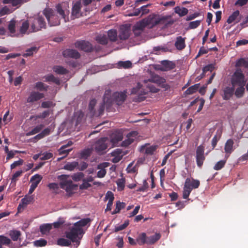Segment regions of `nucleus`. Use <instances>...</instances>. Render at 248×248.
Wrapping results in <instances>:
<instances>
[{"instance_id":"58","label":"nucleus","mask_w":248,"mask_h":248,"mask_svg":"<svg viewBox=\"0 0 248 248\" xmlns=\"http://www.w3.org/2000/svg\"><path fill=\"white\" fill-rule=\"evenodd\" d=\"M129 225V220H126L124 221V223L119 226L115 227L114 232H118L119 231H122L124 230L125 228L127 227V226Z\"/></svg>"},{"instance_id":"21","label":"nucleus","mask_w":248,"mask_h":248,"mask_svg":"<svg viewBox=\"0 0 248 248\" xmlns=\"http://www.w3.org/2000/svg\"><path fill=\"white\" fill-rule=\"evenodd\" d=\"M234 87H226L223 89V94L222 95L223 100H228L232 96L234 92Z\"/></svg>"},{"instance_id":"31","label":"nucleus","mask_w":248,"mask_h":248,"mask_svg":"<svg viewBox=\"0 0 248 248\" xmlns=\"http://www.w3.org/2000/svg\"><path fill=\"white\" fill-rule=\"evenodd\" d=\"M96 104V100L95 99H93L90 101L88 109L89 110V113L91 117L95 116L96 115V110L94 109Z\"/></svg>"},{"instance_id":"51","label":"nucleus","mask_w":248,"mask_h":248,"mask_svg":"<svg viewBox=\"0 0 248 248\" xmlns=\"http://www.w3.org/2000/svg\"><path fill=\"white\" fill-rule=\"evenodd\" d=\"M57 244L61 246H69L71 244V241L61 238L57 240Z\"/></svg>"},{"instance_id":"10","label":"nucleus","mask_w":248,"mask_h":248,"mask_svg":"<svg viewBox=\"0 0 248 248\" xmlns=\"http://www.w3.org/2000/svg\"><path fill=\"white\" fill-rule=\"evenodd\" d=\"M131 34L129 26L127 25H122L119 30L118 38L121 41H124L129 38Z\"/></svg>"},{"instance_id":"7","label":"nucleus","mask_w":248,"mask_h":248,"mask_svg":"<svg viewBox=\"0 0 248 248\" xmlns=\"http://www.w3.org/2000/svg\"><path fill=\"white\" fill-rule=\"evenodd\" d=\"M46 27V23L43 16H37L33 18L31 24V32H36L41 30V29H45Z\"/></svg>"},{"instance_id":"60","label":"nucleus","mask_w":248,"mask_h":248,"mask_svg":"<svg viewBox=\"0 0 248 248\" xmlns=\"http://www.w3.org/2000/svg\"><path fill=\"white\" fill-rule=\"evenodd\" d=\"M215 69V64L211 63L205 66L203 69V73H206L208 71L212 72Z\"/></svg>"},{"instance_id":"23","label":"nucleus","mask_w":248,"mask_h":248,"mask_svg":"<svg viewBox=\"0 0 248 248\" xmlns=\"http://www.w3.org/2000/svg\"><path fill=\"white\" fill-rule=\"evenodd\" d=\"M57 13L62 16L65 22L69 21L68 15L69 11L67 10H64L62 9L60 4H58L56 7Z\"/></svg>"},{"instance_id":"14","label":"nucleus","mask_w":248,"mask_h":248,"mask_svg":"<svg viewBox=\"0 0 248 248\" xmlns=\"http://www.w3.org/2000/svg\"><path fill=\"white\" fill-rule=\"evenodd\" d=\"M150 83H155L158 84L160 87L168 89L169 86L166 84V79L158 75H155L149 79Z\"/></svg>"},{"instance_id":"53","label":"nucleus","mask_w":248,"mask_h":248,"mask_svg":"<svg viewBox=\"0 0 248 248\" xmlns=\"http://www.w3.org/2000/svg\"><path fill=\"white\" fill-rule=\"evenodd\" d=\"M35 87L40 91H46L48 89V86L47 85H45L42 82L39 81L35 83Z\"/></svg>"},{"instance_id":"9","label":"nucleus","mask_w":248,"mask_h":248,"mask_svg":"<svg viewBox=\"0 0 248 248\" xmlns=\"http://www.w3.org/2000/svg\"><path fill=\"white\" fill-rule=\"evenodd\" d=\"M205 159L204 156V147L202 145L198 146L196 149V160L197 166L201 168Z\"/></svg>"},{"instance_id":"43","label":"nucleus","mask_w":248,"mask_h":248,"mask_svg":"<svg viewBox=\"0 0 248 248\" xmlns=\"http://www.w3.org/2000/svg\"><path fill=\"white\" fill-rule=\"evenodd\" d=\"M45 81L46 82H52L57 85L61 84V81L59 78L55 77L53 75H49L46 77Z\"/></svg>"},{"instance_id":"24","label":"nucleus","mask_w":248,"mask_h":248,"mask_svg":"<svg viewBox=\"0 0 248 248\" xmlns=\"http://www.w3.org/2000/svg\"><path fill=\"white\" fill-rule=\"evenodd\" d=\"M239 16L240 12L238 10L233 12L232 14L229 16L227 22L228 24H231L233 22H235V23L239 22L240 21V18H239Z\"/></svg>"},{"instance_id":"44","label":"nucleus","mask_w":248,"mask_h":248,"mask_svg":"<svg viewBox=\"0 0 248 248\" xmlns=\"http://www.w3.org/2000/svg\"><path fill=\"white\" fill-rule=\"evenodd\" d=\"M44 126V125L42 124L38 125L33 128L31 131L27 133L26 135L27 136H29L37 134L42 130Z\"/></svg>"},{"instance_id":"46","label":"nucleus","mask_w":248,"mask_h":248,"mask_svg":"<svg viewBox=\"0 0 248 248\" xmlns=\"http://www.w3.org/2000/svg\"><path fill=\"white\" fill-rule=\"evenodd\" d=\"M189 180L188 184L191 190L193 188H197L200 186V181L198 180L192 179L191 180L189 178H187L186 181Z\"/></svg>"},{"instance_id":"4","label":"nucleus","mask_w":248,"mask_h":248,"mask_svg":"<svg viewBox=\"0 0 248 248\" xmlns=\"http://www.w3.org/2000/svg\"><path fill=\"white\" fill-rule=\"evenodd\" d=\"M84 233L82 229H78L75 226L71 227L68 231L65 232V236L70 239L72 242L76 243L79 245L80 240L82 236L80 237Z\"/></svg>"},{"instance_id":"12","label":"nucleus","mask_w":248,"mask_h":248,"mask_svg":"<svg viewBox=\"0 0 248 248\" xmlns=\"http://www.w3.org/2000/svg\"><path fill=\"white\" fill-rule=\"evenodd\" d=\"M126 92H115L111 95L112 103L115 102L118 106L121 105L125 100L126 98Z\"/></svg>"},{"instance_id":"27","label":"nucleus","mask_w":248,"mask_h":248,"mask_svg":"<svg viewBox=\"0 0 248 248\" xmlns=\"http://www.w3.org/2000/svg\"><path fill=\"white\" fill-rule=\"evenodd\" d=\"M108 36L109 40L112 42H115L118 40V35L115 29H111L108 31Z\"/></svg>"},{"instance_id":"57","label":"nucleus","mask_w":248,"mask_h":248,"mask_svg":"<svg viewBox=\"0 0 248 248\" xmlns=\"http://www.w3.org/2000/svg\"><path fill=\"white\" fill-rule=\"evenodd\" d=\"M226 162V160H220L217 162L214 166V169L216 170H218L223 168Z\"/></svg>"},{"instance_id":"40","label":"nucleus","mask_w":248,"mask_h":248,"mask_svg":"<svg viewBox=\"0 0 248 248\" xmlns=\"http://www.w3.org/2000/svg\"><path fill=\"white\" fill-rule=\"evenodd\" d=\"M200 87V84H195L193 86L189 87L185 92V94L186 95L192 94L195 93Z\"/></svg>"},{"instance_id":"45","label":"nucleus","mask_w":248,"mask_h":248,"mask_svg":"<svg viewBox=\"0 0 248 248\" xmlns=\"http://www.w3.org/2000/svg\"><path fill=\"white\" fill-rule=\"evenodd\" d=\"M78 166V163L77 161L69 162L64 166V169L70 171L73 170L76 167Z\"/></svg>"},{"instance_id":"33","label":"nucleus","mask_w":248,"mask_h":248,"mask_svg":"<svg viewBox=\"0 0 248 248\" xmlns=\"http://www.w3.org/2000/svg\"><path fill=\"white\" fill-rule=\"evenodd\" d=\"M175 46L179 50H182L185 47V39L181 36L178 37L175 43Z\"/></svg>"},{"instance_id":"17","label":"nucleus","mask_w":248,"mask_h":248,"mask_svg":"<svg viewBox=\"0 0 248 248\" xmlns=\"http://www.w3.org/2000/svg\"><path fill=\"white\" fill-rule=\"evenodd\" d=\"M44 97V94L43 93L33 91L31 93L28 97L27 98V103H33L37 101Z\"/></svg>"},{"instance_id":"35","label":"nucleus","mask_w":248,"mask_h":248,"mask_svg":"<svg viewBox=\"0 0 248 248\" xmlns=\"http://www.w3.org/2000/svg\"><path fill=\"white\" fill-rule=\"evenodd\" d=\"M137 243L140 246L147 244V235L146 233L142 232L139 234L136 239Z\"/></svg>"},{"instance_id":"42","label":"nucleus","mask_w":248,"mask_h":248,"mask_svg":"<svg viewBox=\"0 0 248 248\" xmlns=\"http://www.w3.org/2000/svg\"><path fill=\"white\" fill-rule=\"evenodd\" d=\"M236 67H244L248 68V58H241L239 59L236 62Z\"/></svg>"},{"instance_id":"20","label":"nucleus","mask_w":248,"mask_h":248,"mask_svg":"<svg viewBox=\"0 0 248 248\" xmlns=\"http://www.w3.org/2000/svg\"><path fill=\"white\" fill-rule=\"evenodd\" d=\"M233 140L230 139L227 140L225 144L224 150L226 153L225 157L227 159L230 156V154L233 151Z\"/></svg>"},{"instance_id":"39","label":"nucleus","mask_w":248,"mask_h":248,"mask_svg":"<svg viewBox=\"0 0 248 248\" xmlns=\"http://www.w3.org/2000/svg\"><path fill=\"white\" fill-rule=\"evenodd\" d=\"M53 70L55 73L60 75L66 74H68L69 72V71L67 70L66 68H64L62 66L59 65L55 66L53 67Z\"/></svg>"},{"instance_id":"59","label":"nucleus","mask_w":248,"mask_h":248,"mask_svg":"<svg viewBox=\"0 0 248 248\" xmlns=\"http://www.w3.org/2000/svg\"><path fill=\"white\" fill-rule=\"evenodd\" d=\"M91 186V184L84 178L82 179V184L79 186V189L80 190L87 189Z\"/></svg>"},{"instance_id":"25","label":"nucleus","mask_w":248,"mask_h":248,"mask_svg":"<svg viewBox=\"0 0 248 248\" xmlns=\"http://www.w3.org/2000/svg\"><path fill=\"white\" fill-rule=\"evenodd\" d=\"M123 139V136L122 133L115 132L112 134L111 136V142L113 146H116L117 143L121 141Z\"/></svg>"},{"instance_id":"62","label":"nucleus","mask_w":248,"mask_h":248,"mask_svg":"<svg viewBox=\"0 0 248 248\" xmlns=\"http://www.w3.org/2000/svg\"><path fill=\"white\" fill-rule=\"evenodd\" d=\"M64 220L63 218L60 217L59 218L57 221L54 222L53 223H51L52 224V226L56 229H58L61 227V226L64 223Z\"/></svg>"},{"instance_id":"63","label":"nucleus","mask_w":248,"mask_h":248,"mask_svg":"<svg viewBox=\"0 0 248 248\" xmlns=\"http://www.w3.org/2000/svg\"><path fill=\"white\" fill-rule=\"evenodd\" d=\"M11 242V240L8 237L3 235H0V244L1 245H8L10 244Z\"/></svg>"},{"instance_id":"38","label":"nucleus","mask_w":248,"mask_h":248,"mask_svg":"<svg viewBox=\"0 0 248 248\" xmlns=\"http://www.w3.org/2000/svg\"><path fill=\"white\" fill-rule=\"evenodd\" d=\"M96 41L97 43L102 45H105L108 43V38L105 34H100L97 36Z\"/></svg>"},{"instance_id":"15","label":"nucleus","mask_w":248,"mask_h":248,"mask_svg":"<svg viewBox=\"0 0 248 248\" xmlns=\"http://www.w3.org/2000/svg\"><path fill=\"white\" fill-rule=\"evenodd\" d=\"M75 46L85 52H91L93 50L92 44L85 41H77L75 43Z\"/></svg>"},{"instance_id":"13","label":"nucleus","mask_w":248,"mask_h":248,"mask_svg":"<svg viewBox=\"0 0 248 248\" xmlns=\"http://www.w3.org/2000/svg\"><path fill=\"white\" fill-rule=\"evenodd\" d=\"M42 178V176L38 174H36L31 177L30 181L31 184L29 191V194H31L34 191Z\"/></svg>"},{"instance_id":"11","label":"nucleus","mask_w":248,"mask_h":248,"mask_svg":"<svg viewBox=\"0 0 248 248\" xmlns=\"http://www.w3.org/2000/svg\"><path fill=\"white\" fill-rule=\"evenodd\" d=\"M81 2L80 0L73 3L71 12L72 19H74L83 16V13L81 12Z\"/></svg>"},{"instance_id":"47","label":"nucleus","mask_w":248,"mask_h":248,"mask_svg":"<svg viewBox=\"0 0 248 248\" xmlns=\"http://www.w3.org/2000/svg\"><path fill=\"white\" fill-rule=\"evenodd\" d=\"M161 64L168 70H172L175 67V64L173 62L168 60L162 61Z\"/></svg>"},{"instance_id":"3","label":"nucleus","mask_w":248,"mask_h":248,"mask_svg":"<svg viewBox=\"0 0 248 248\" xmlns=\"http://www.w3.org/2000/svg\"><path fill=\"white\" fill-rule=\"evenodd\" d=\"M105 105L106 109L108 111H112V99L111 97L110 90H107L105 91L103 96V102L100 104L99 108L97 111H96L95 116H100L103 115Z\"/></svg>"},{"instance_id":"50","label":"nucleus","mask_w":248,"mask_h":248,"mask_svg":"<svg viewBox=\"0 0 248 248\" xmlns=\"http://www.w3.org/2000/svg\"><path fill=\"white\" fill-rule=\"evenodd\" d=\"M239 87H238L234 93L235 96L237 98H240L243 96L245 92V85H238Z\"/></svg>"},{"instance_id":"64","label":"nucleus","mask_w":248,"mask_h":248,"mask_svg":"<svg viewBox=\"0 0 248 248\" xmlns=\"http://www.w3.org/2000/svg\"><path fill=\"white\" fill-rule=\"evenodd\" d=\"M55 105L51 101H44L41 104V107L44 108H50Z\"/></svg>"},{"instance_id":"16","label":"nucleus","mask_w":248,"mask_h":248,"mask_svg":"<svg viewBox=\"0 0 248 248\" xmlns=\"http://www.w3.org/2000/svg\"><path fill=\"white\" fill-rule=\"evenodd\" d=\"M137 135L138 133L136 131H132L127 134L126 139L124 140L121 143L122 146L126 147L131 144L133 142Z\"/></svg>"},{"instance_id":"56","label":"nucleus","mask_w":248,"mask_h":248,"mask_svg":"<svg viewBox=\"0 0 248 248\" xmlns=\"http://www.w3.org/2000/svg\"><path fill=\"white\" fill-rule=\"evenodd\" d=\"M34 245L37 247H44L47 244V241L43 238L35 240L33 242Z\"/></svg>"},{"instance_id":"5","label":"nucleus","mask_w":248,"mask_h":248,"mask_svg":"<svg viewBox=\"0 0 248 248\" xmlns=\"http://www.w3.org/2000/svg\"><path fill=\"white\" fill-rule=\"evenodd\" d=\"M43 13L50 26H58L60 24L59 17L55 14V11L51 8H46L43 10Z\"/></svg>"},{"instance_id":"29","label":"nucleus","mask_w":248,"mask_h":248,"mask_svg":"<svg viewBox=\"0 0 248 248\" xmlns=\"http://www.w3.org/2000/svg\"><path fill=\"white\" fill-rule=\"evenodd\" d=\"M161 234L159 233H155L154 235L149 237L147 236V244L153 245L160 239Z\"/></svg>"},{"instance_id":"36","label":"nucleus","mask_w":248,"mask_h":248,"mask_svg":"<svg viewBox=\"0 0 248 248\" xmlns=\"http://www.w3.org/2000/svg\"><path fill=\"white\" fill-rule=\"evenodd\" d=\"M90 218L81 219L78 221L76 222L74 225L78 229H82V227H84L91 222Z\"/></svg>"},{"instance_id":"49","label":"nucleus","mask_w":248,"mask_h":248,"mask_svg":"<svg viewBox=\"0 0 248 248\" xmlns=\"http://www.w3.org/2000/svg\"><path fill=\"white\" fill-rule=\"evenodd\" d=\"M92 152V149H85L81 151V152L80 153V156L82 158L86 159L90 156Z\"/></svg>"},{"instance_id":"32","label":"nucleus","mask_w":248,"mask_h":248,"mask_svg":"<svg viewBox=\"0 0 248 248\" xmlns=\"http://www.w3.org/2000/svg\"><path fill=\"white\" fill-rule=\"evenodd\" d=\"M189 180H187V181H185V185L184 187V190L183 192V198L185 199H187L191 192V188H190L189 186V185L188 184Z\"/></svg>"},{"instance_id":"54","label":"nucleus","mask_w":248,"mask_h":248,"mask_svg":"<svg viewBox=\"0 0 248 248\" xmlns=\"http://www.w3.org/2000/svg\"><path fill=\"white\" fill-rule=\"evenodd\" d=\"M119 67L124 68H129L132 67V63L130 61H120L118 62Z\"/></svg>"},{"instance_id":"34","label":"nucleus","mask_w":248,"mask_h":248,"mask_svg":"<svg viewBox=\"0 0 248 248\" xmlns=\"http://www.w3.org/2000/svg\"><path fill=\"white\" fill-rule=\"evenodd\" d=\"M18 27V23L14 19H12L9 23L8 25V29L11 33H15L16 32V27Z\"/></svg>"},{"instance_id":"28","label":"nucleus","mask_w":248,"mask_h":248,"mask_svg":"<svg viewBox=\"0 0 248 248\" xmlns=\"http://www.w3.org/2000/svg\"><path fill=\"white\" fill-rule=\"evenodd\" d=\"M52 228V224L50 223L43 224L40 226V231L43 234H47L49 233L50 231Z\"/></svg>"},{"instance_id":"48","label":"nucleus","mask_w":248,"mask_h":248,"mask_svg":"<svg viewBox=\"0 0 248 248\" xmlns=\"http://www.w3.org/2000/svg\"><path fill=\"white\" fill-rule=\"evenodd\" d=\"M38 50V48L36 46H33L26 50V52L23 54L24 57L32 56L34 53H36Z\"/></svg>"},{"instance_id":"18","label":"nucleus","mask_w":248,"mask_h":248,"mask_svg":"<svg viewBox=\"0 0 248 248\" xmlns=\"http://www.w3.org/2000/svg\"><path fill=\"white\" fill-rule=\"evenodd\" d=\"M62 54L64 57L67 58L79 59L80 57L79 53L75 49H66L64 50Z\"/></svg>"},{"instance_id":"8","label":"nucleus","mask_w":248,"mask_h":248,"mask_svg":"<svg viewBox=\"0 0 248 248\" xmlns=\"http://www.w3.org/2000/svg\"><path fill=\"white\" fill-rule=\"evenodd\" d=\"M107 138H102L98 140L95 143L94 150L99 154H102L108 148Z\"/></svg>"},{"instance_id":"22","label":"nucleus","mask_w":248,"mask_h":248,"mask_svg":"<svg viewBox=\"0 0 248 248\" xmlns=\"http://www.w3.org/2000/svg\"><path fill=\"white\" fill-rule=\"evenodd\" d=\"M57 13L62 16L65 22L69 21L68 15L69 11L67 10H64L62 9L60 4H58L56 7Z\"/></svg>"},{"instance_id":"1","label":"nucleus","mask_w":248,"mask_h":248,"mask_svg":"<svg viewBox=\"0 0 248 248\" xmlns=\"http://www.w3.org/2000/svg\"><path fill=\"white\" fill-rule=\"evenodd\" d=\"M153 83L148 84L147 86V89L143 88L142 85L140 83H138L135 87L131 89V93L137 94V95L134 98V101L136 102H140L143 101L145 98V95L147 94L148 92L152 93H157L159 89L155 87Z\"/></svg>"},{"instance_id":"61","label":"nucleus","mask_w":248,"mask_h":248,"mask_svg":"<svg viewBox=\"0 0 248 248\" xmlns=\"http://www.w3.org/2000/svg\"><path fill=\"white\" fill-rule=\"evenodd\" d=\"M147 24L144 21H142L137 23L134 28L137 30H139L140 31H142L146 26Z\"/></svg>"},{"instance_id":"30","label":"nucleus","mask_w":248,"mask_h":248,"mask_svg":"<svg viewBox=\"0 0 248 248\" xmlns=\"http://www.w3.org/2000/svg\"><path fill=\"white\" fill-rule=\"evenodd\" d=\"M122 152L121 149H117L111 153L112 156L115 157L113 159V162L117 163L121 160L122 158L123 155H122Z\"/></svg>"},{"instance_id":"37","label":"nucleus","mask_w":248,"mask_h":248,"mask_svg":"<svg viewBox=\"0 0 248 248\" xmlns=\"http://www.w3.org/2000/svg\"><path fill=\"white\" fill-rule=\"evenodd\" d=\"M174 10L175 12L181 17L186 16L188 12V9L185 7L176 6L174 8Z\"/></svg>"},{"instance_id":"41","label":"nucleus","mask_w":248,"mask_h":248,"mask_svg":"<svg viewBox=\"0 0 248 248\" xmlns=\"http://www.w3.org/2000/svg\"><path fill=\"white\" fill-rule=\"evenodd\" d=\"M9 236L14 241H17L21 236V232L17 230H11L9 232Z\"/></svg>"},{"instance_id":"52","label":"nucleus","mask_w":248,"mask_h":248,"mask_svg":"<svg viewBox=\"0 0 248 248\" xmlns=\"http://www.w3.org/2000/svg\"><path fill=\"white\" fill-rule=\"evenodd\" d=\"M65 149L66 148H65L63 146H62L61 148L58 150L59 155H64L62 156V158L65 157L68 155V154L72 150V148L68 149Z\"/></svg>"},{"instance_id":"26","label":"nucleus","mask_w":248,"mask_h":248,"mask_svg":"<svg viewBox=\"0 0 248 248\" xmlns=\"http://www.w3.org/2000/svg\"><path fill=\"white\" fill-rule=\"evenodd\" d=\"M33 200V198L31 196H25L24 198L22 199L21 202L18 205L17 208L18 212H19V210L21 208L26 207L27 205L31 203Z\"/></svg>"},{"instance_id":"6","label":"nucleus","mask_w":248,"mask_h":248,"mask_svg":"<svg viewBox=\"0 0 248 248\" xmlns=\"http://www.w3.org/2000/svg\"><path fill=\"white\" fill-rule=\"evenodd\" d=\"M246 82V80L243 71L240 69H237L232 77L231 83L232 86L245 85Z\"/></svg>"},{"instance_id":"55","label":"nucleus","mask_w":248,"mask_h":248,"mask_svg":"<svg viewBox=\"0 0 248 248\" xmlns=\"http://www.w3.org/2000/svg\"><path fill=\"white\" fill-rule=\"evenodd\" d=\"M221 135V131H217V134L216 135L212 140V146L214 149L217 145V141L220 139Z\"/></svg>"},{"instance_id":"19","label":"nucleus","mask_w":248,"mask_h":248,"mask_svg":"<svg viewBox=\"0 0 248 248\" xmlns=\"http://www.w3.org/2000/svg\"><path fill=\"white\" fill-rule=\"evenodd\" d=\"M19 33L22 35L27 33L29 34V32H28V30L29 28L30 23L28 20H21L18 22Z\"/></svg>"},{"instance_id":"2","label":"nucleus","mask_w":248,"mask_h":248,"mask_svg":"<svg viewBox=\"0 0 248 248\" xmlns=\"http://www.w3.org/2000/svg\"><path fill=\"white\" fill-rule=\"evenodd\" d=\"M69 176L62 174L58 176L60 180V187L65 190L69 197H71L74 193V191L78 189V185L73 184L72 181L68 179Z\"/></svg>"}]
</instances>
